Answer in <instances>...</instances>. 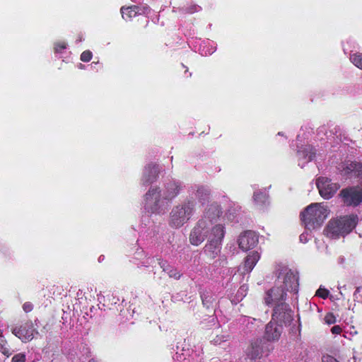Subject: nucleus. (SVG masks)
Here are the masks:
<instances>
[{"mask_svg":"<svg viewBox=\"0 0 362 362\" xmlns=\"http://www.w3.org/2000/svg\"><path fill=\"white\" fill-rule=\"evenodd\" d=\"M329 214L327 207L320 203H313L301 213L300 219L308 230H314L322 226Z\"/></svg>","mask_w":362,"mask_h":362,"instance_id":"obj_1","label":"nucleus"},{"mask_svg":"<svg viewBox=\"0 0 362 362\" xmlns=\"http://www.w3.org/2000/svg\"><path fill=\"white\" fill-rule=\"evenodd\" d=\"M357 222L358 216L356 215L344 216L332 219L327 226V231L332 237L344 236L356 227Z\"/></svg>","mask_w":362,"mask_h":362,"instance_id":"obj_2","label":"nucleus"},{"mask_svg":"<svg viewBox=\"0 0 362 362\" xmlns=\"http://www.w3.org/2000/svg\"><path fill=\"white\" fill-rule=\"evenodd\" d=\"M224 227L223 225H216L211 229V233L209 236L208 243L204 247V253L211 259H215L221 252V242L224 237Z\"/></svg>","mask_w":362,"mask_h":362,"instance_id":"obj_3","label":"nucleus"},{"mask_svg":"<svg viewBox=\"0 0 362 362\" xmlns=\"http://www.w3.org/2000/svg\"><path fill=\"white\" fill-rule=\"evenodd\" d=\"M194 202L188 201L182 205L174 207L170 213V226L175 228L183 226L190 219L194 211Z\"/></svg>","mask_w":362,"mask_h":362,"instance_id":"obj_4","label":"nucleus"},{"mask_svg":"<svg viewBox=\"0 0 362 362\" xmlns=\"http://www.w3.org/2000/svg\"><path fill=\"white\" fill-rule=\"evenodd\" d=\"M339 197L344 206L356 207L362 203V185L343 188Z\"/></svg>","mask_w":362,"mask_h":362,"instance_id":"obj_5","label":"nucleus"},{"mask_svg":"<svg viewBox=\"0 0 362 362\" xmlns=\"http://www.w3.org/2000/svg\"><path fill=\"white\" fill-rule=\"evenodd\" d=\"M339 173L346 179H362V162L356 160H345L338 168Z\"/></svg>","mask_w":362,"mask_h":362,"instance_id":"obj_6","label":"nucleus"},{"mask_svg":"<svg viewBox=\"0 0 362 362\" xmlns=\"http://www.w3.org/2000/svg\"><path fill=\"white\" fill-rule=\"evenodd\" d=\"M272 320L276 323L285 326L289 325L293 321V312L288 304L281 303L274 306Z\"/></svg>","mask_w":362,"mask_h":362,"instance_id":"obj_7","label":"nucleus"},{"mask_svg":"<svg viewBox=\"0 0 362 362\" xmlns=\"http://www.w3.org/2000/svg\"><path fill=\"white\" fill-rule=\"evenodd\" d=\"M12 333L23 342L31 341L35 334H38L35 325L31 320H28L19 326L11 329Z\"/></svg>","mask_w":362,"mask_h":362,"instance_id":"obj_8","label":"nucleus"},{"mask_svg":"<svg viewBox=\"0 0 362 362\" xmlns=\"http://www.w3.org/2000/svg\"><path fill=\"white\" fill-rule=\"evenodd\" d=\"M209 231V224L206 220H199L192 230L189 235V242L192 245L198 246L204 241Z\"/></svg>","mask_w":362,"mask_h":362,"instance_id":"obj_9","label":"nucleus"},{"mask_svg":"<svg viewBox=\"0 0 362 362\" xmlns=\"http://www.w3.org/2000/svg\"><path fill=\"white\" fill-rule=\"evenodd\" d=\"M316 185L320 196L325 199L332 198L340 187L339 184L332 182L331 179L325 177H318Z\"/></svg>","mask_w":362,"mask_h":362,"instance_id":"obj_10","label":"nucleus"},{"mask_svg":"<svg viewBox=\"0 0 362 362\" xmlns=\"http://www.w3.org/2000/svg\"><path fill=\"white\" fill-rule=\"evenodd\" d=\"M160 189L158 187H151L144 196L145 209L151 213L157 212L160 209Z\"/></svg>","mask_w":362,"mask_h":362,"instance_id":"obj_11","label":"nucleus"},{"mask_svg":"<svg viewBox=\"0 0 362 362\" xmlns=\"http://www.w3.org/2000/svg\"><path fill=\"white\" fill-rule=\"evenodd\" d=\"M286 299V291L282 286H274L266 291L264 297L265 305L269 306L285 303Z\"/></svg>","mask_w":362,"mask_h":362,"instance_id":"obj_12","label":"nucleus"},{"mask_svg":"<svg viewBox=\"0 0 362 362\" xmlns=\"http://www.w3.org/2000/svg\"><path fill=\"white\" fill-rule=\"evenodd\" d=\"M257 235L252 231L247 230L241 234L238 238L239 247L245 251L255 247L258 243Z\"/></svg>","mask_w":362,"mask_h":362,"instance_id":"obj_13","label":"nucleus"},{"mask_svg":"<svg viewBox=\"0 0 362 362\" xmlns=\"http://www.w3.org/2000/svg\"><path fill=\"white\" fill-rule=\"evenodd\" d=\"M283 326L271 320L266 325L264 338L269 341H278L282 334Z\"/></svg>","mask_w":362,"mask_h":362,"instance_id":"obj_14","label":"nucleus"},{"mask_svg":"<svg viewBox=\"0 0 362 362\" xmlns=\"http://www.w3.org/2000/svg\"><path fill=\"white\" fill-rule=\"evenodd\" d=\"M159 168L157 164H148L144 169V173L141 179L144 185H148L155 182L159 174Z\"/></svg>","mask_w":362,"mask_h":362,"instance_id":"obj_15","label":"nucleus"},{"mask_svg":"<svg viewBox=\"0 0 362 362\" xmlns=\"http://www.w3.org/2000/svg\"><path fill=\"white\" fill-rule=\"evenodd\" d=\"M284 285L286 291L297 293L298 291V279L291 269L288 270L284 277Z\"/></svg>","mask_w":362,"mask_h":362,"instance_id":"obj_16","label":"nucleus"},{"mask_svg":"<svg viewBox=\"0 0 362 362\" xmlns=\"http://www.w3.org/2000/svg\"><path fill=\"white\" fill-rule=\"evenodd\" d=\"M262 341L259 339L252 341L246 351L247 356L251 360L260 358L262 356Z\"/></svg>","mask_w":362,"mask_h":362,"instance_id":"obj_17","label":"nucleus"},{"mask_svg":"<svg viewBox=\"0 0 362 362\" xmlns=\"http://www.w3.org/2000/svg\"><path fill=\"white\" fill-rule=\"evenodd\" d=\"M260 259V255L257 251H252L250 252L245 257L243 264V273H250L259 259Z\"/></svg>","mask_w":362,"mask_h":362,"instance_id":"obj_18","label":"nucleus"},{"mask_svg":"<svg viewBox=\"0 0 362 362\" xmlns=\"http://www.w3.org/2000/svg\"><path fill=\"white\" fill-rule=\"evenodd\" d=\"M181 189L180 185L175 182H170L165 186V192H164L163 199L170 201L174 199Z\"/></svg>","mask_w":362,"mask_h":362,"instance_id":"obj_19","label":"nucleus"},{"mask_svg":"<svg viewBox=\"0 0 362 362\" xmlns=\"http://www.w3.org/2000/svg\"><path fill=\"white\" fill-rule=\"evenodd\" d=\"M122 18L126 21H132L133 18L138 15V6H130L128 7L122 6L120 9Z\"/></svg>","mask_w":362,"mask_h":362,"instance_id":"obj_20","label":"nucleus"},{"mask_svg":"<svg viewBox=\"0 0 362 362\" xmlns=\"http://www.w3.org/2000/svg\"><path fill=\"white\" fill-rule=\"evenodd\" d=\"M209 197L210 191L208 188L202 186L197 189V197L202 204H204L206 202H209Z\"/></svg>","mask_w":362,"mask_h":362,"instance_id":"obj_21","label":"nucleus"},{"mask_svg":"<svg viewBox=\"0 0 362 362\" xmlns=\"http://www.w3.org/2000/svg\"><path fill=\"white\" fill-rule=\"evenodd\" d=\"M0 352L6 358L10 357L13 354V351L2 334H0Z\"/></svg>","mask_w":362,"mask_h":362,"instance_id":"obj_22","label":"nucleus"},{"mask_svg":"<svg viewBox=\"0 0 362 362\" xmlns=\"http://www.w3.org/2000/svg\"><path fill=\"white\" fill-rule=\"evenodd\" d=\"M350 60L357 68L362 70V53L356 52L351 54Z\"/></svg>","mask_w":362,"mask_h":362,"instance_id":"obj_23","label":"nucleus"},{"mask_svg":"<svg viewBox=\"0 0 362 362\" xmlns=\"http://www.w3.org/2000/svg\"><path fill=\"white\" fill-rule=\"evenodd\" d=\"M202 303L207 309L212 308L214 298L209 294H202L201 296Z\"/></svg>","mask_w":362,"mask_h":362,"instance_id":"obj_24","label":"nucleus"},{"mask_svg":"<svg viewBox=\"0 0 362 362\" xmlns=\"http://www.w3.org/2000/svg\"><path fill=\"white\" fill-rule=\"evenodd\" d=\"M253 199L257 204H263L266 200V195L262 192H255Z\"/></svg>","mask_w":362,"mask_h":362,"instance_id":"obj_25","label":"nucleus"},{"mask_svg":"<svg viewBox=\"0 0 362 362\" xmlns=\"http://www.w3.org/2000/svg\"><path fill=\"white\" fill-rule=\"evenodd\" d=\"M26 354L25 353H18L15 354L11 362H26Z\"/></svg>","mask_w":362,"mask_h":362,"instance_id":"obj_26","label":"nucleus"},{"mask_svg":"<svg viewBox=\"0 0 362 362\" xmlns=\"http://www.w3.org/2000/svg\"><path fill=\"white\" fill-rule=\"evenodd\" d=\"M66 43L65 42H57L54 43V49L56 53H61L66 48Z\"/></svg>","mask_w":362,"mask_h":362,"instance_id":"obj_27","label":"nucleus"},{"mask_svg":"<svg viewBox=\"0 0 362 362\" xmlns=\"http://www.w3.org/2000/svg\"><path fill=\"white\" fill-rule=\"evenodd\" d=\"M92 57V52L89 50H86L81 53L80 59L83 62H88L91 60Z\"/></svg>","mask_w":362,"mask_h":362,"instance_id":"obj_28","label":"nucleus"},{"mask_svg":"<svg viewBox=\"0 0 362 362\" xmlns=\"http://www.w3.org/2000/svg\"><path fill=\"white\" fill-rule=\"evenodd\" d=\"M211 209L214 211V216H211L210 215H207L209 218H214L215 217H218L220 216V214H221L220 206L218 205L217 204L211 205V207L209 209V211Z\"/></svg>","mask_w":362,"mask_h":362,"instance_id":"obj_29","label":"nucleus"},{"mask_svg":"<svg viewBox=\"0 0 362 362\" xmlns=\"http://www.w3.org/2000/svg\"><path fill=\"white\" fill-rule=\"evenodd\" d=\"M170 278H173L175 279H180L182 274L177 271V269L175 267L170 269L168 273Z\"/></svg>","mask_w":362,"mask_h":362,"instance_id":"obj_30","label":"nucleus"},{"mask_svg":"<svg viewBox=\"0 0 362 362\" xmlns=\"http://www.w3.org/2000/svg\"><path fill=\"white\" fill-rule=\"evenodd\" d=\"M325 322L328 325H332L336 322V317L332 313H328L325 316Z\"/></svg>","mask_w":362,"mask_h":362,"instance_id":"obj_31","label":"nucleus"},{"mask_svg":"<svg viewBox=\"0 0 362 362\" xmlns=\"http://www.w3.org/2000/svg\"><path fill=\"white\" fill-rule=\"evenodd\" d=\"M138 9L139 11L138 12V15H147L151 11V8L146 4L138 6Z\"/></svg>","mask_w":362,"mask_h":362,"instance_id":"obj_32","label":"nucleus"},{"mask_svg":"<svg viewBox=\"0 0 362 362\" xmlns=\"http://www.w3.org/2000/svg\"><path fill=\"white\" fill-rule=\"evenodd\" d=\"M329 291L326 288H320L316 291V296L323 299H326L329 296Z\"/></svg>","mask_w":362,"mask_h":362,"instance_id":"obj_33","label":"nucleus"},{"mask_svg":"<svg viewBox=\"0 0 362 362\" xmlns=\"http://www.w3.org/2000/svg\"><path fill=\"white\" fill-rule=\"evenodd\" d=\"M23 309L25 313H30L33 309V305L30 302H25L23 305Z\"/></svg>","mask_w":362,"mask_h":362,"instance_id":"obj_34","label":"nucleus"},{"mask_svg":"<svg viewBox=\"0 0 362 362\" xmlns=\"http://www.w3.org/2000/svg\"><path fill=\"white\" fill-rule=\"evenodd\" d=\"M331 332L334 334H340L342 332V329L339 325H334L331 328Z\"/></svg>","mask_w":362,"mask_h":362,"instance_id":"obj_35","label":"nucleus"},{"mask_svg":"<svg viewBox=\"0 0 362 362\" xmlns=\"http://www.w3.org/2000/svg\"><path fill=\"white\" fill-rule=\"evenodd\" d=\"M323 362H339L335 358L331 356H325L323 358Z\"/></svg>","mask_w":362,"mask_h":362,"instance_id":"obj_36","label":"nucleus"},{"mask_svg":"<svg viewBox=\"0 0 362 362\" xmlns=\"http://www.w3.org/2000/svg\"><path fill=\"white\" fill-rule=\"evenodd\" d=\"M158 264L160 265V268L163 270V268L165 269L167 265L168 264L167 261L163 260L161 259H158Z\"/></svg>","mask_w":362,"mask_h":362,"instance_id":"obj_37","label":"nucleus"},{"mask_svg":"<svg viewBox=\"0 0 362 362\" xmlns=\"http://www.w3.org/2000/svg\"><path fill=\"white\" fill-rule=\"evenodd\" d=\"M173 267H171L170 265H169V264L167 265V267L165 268H163V272H166L167 274L168 273V271L170 270V269H172Z\"/></svg>","mask_w":362,"mask_h":362,"instance_id":"obj_38","label":"nucleus"},{"mask_svg":"<svg viewBox=\"0 0 362 362\" xmlns=\"http://www.w3.org/2000/svg\"><path fill=\"white\" fill-rule=\"evenodd\" d=\"M173 267H171L170 265H169V264L167 265V267L165 268H163V272H166L167 274L168 273V271L170 270V269H172Z\"/></svg>","mask_w":362,"mask_h":362,"instance_id":"obj_39","label":"nucleus"},{"mask_svg":"<svg viewBox=\"0 0 362 362\" xmlns=\"http://www.w3.org/2000/svg\"><path fill=\"white\" fill-rule=\"evenodd\" d=\"M300 240L301 242H303V243H305V240H306V237H305V234H301V235H300Z\"/></svg>","mask_w":362,"mask_h":362,"instance_id":"obj_40","label":"nucleus"},{"mask_svg":"<svg viewBox=\"0 0 362 362\" xmlns=\"http://www.w3.org/2000/svg\"><path fill=\"white\" fill-rule=\"evenodd\" d=\"M219 260H220V261H221V262L220 263V264H221V263H223V264H226V262H226V258L224 256H223V257H222Z\"/></svg>","mask_w":362,"mask_h":362,"instance_id":"obj_41","label":"nucleus"},{"mask_svg":"<svg viewBox=\"0 0 362 362\" xmlns=\"http://www.w3.org/2000/svg\"><path fill=\"white\" fill-rule=\"evenodd\" d=\"M197 6H194L192 10L190 11L191 13L197 11Z\"/></svg>","mask_w":362,"mask_h":362,"instance_id":"obj_42","label":"nucleus"},{"mask_svg":"<svg viewBox=\"0 0 362 362\" xmlns=\"http://www.w3.org/2000/svg\"><path fill=\"white\" fill-rule=\"evenodd\" d=\"M359 290H360V288H359V287L356 288V291H355V292H354V296H356V293H359Z\"/></svg>","mask_w":362,"mask_h":362,"instance_id":"obj_43","label":"nucleus"}]
</instances>
